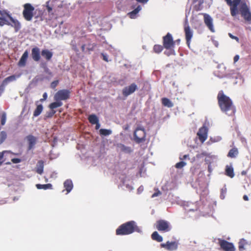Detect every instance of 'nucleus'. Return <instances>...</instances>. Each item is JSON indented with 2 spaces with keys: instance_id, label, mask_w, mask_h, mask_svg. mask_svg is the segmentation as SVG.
Listing matches in <instances>:
<instances>
[{
  "instance_id": "26",
  "label": "nucleus",
  "mask_w": 251,
  "mask_h": 251,
  "mask_svg": "<svg viewBox=\"0 0 251 251\" xmlns=\"http://www.w3.org/2000/svg\"><path fill=\"white\" fill-rule=\"evenodd\" d=\"M162 104L169 108L172 107L174 106L173 102L168 98H163L161 99Z\"/></svg>"
},
{
  "instance_id": "50",
  "label": "nucleus",
  "mask_w": 251,
  "mask_h": 251,
  "mask_svg": "<svg viewBox=\"0 0 251 251\" xmlns=\"http://www.w3.org/2000/svg\"><path fill=\"white\" fill-rule=\"evenodd\" d=\"M35 18L36 19H37L38 18H39L40 21H43V14L41 12H39L38 14L35 16Z\"/></svg>"
},
{
  "instance_id": "46",
  "label": "nucleus",
  "mask_w": 251,
  "mask_h": 251,
  "mask_svg": "<svg viewBox=\"0 0 251 251\" xmlns=\"http://www.w3.org/2000/svg\"><path fill=\"white\" fill-rule=\"evenodd\" d=\"M206 155H207V153L205 152H203L201 153L197 154L196 156V157L197 159H200V158H203L204 156H206Z\"/></svg>"
},
{
  "instance_id": "10",
  "label": "nucleus",
  "mask_w": 251,
  "mask_h": 251,
  "mask_svg": "<svg viewBox=\"0 0 251 251\" xmlns=\"http://www.w3.org/2000/svg\"><path fill=\"white\" fill-rule=\"evenodd\" d=\"M207 133L208 128L205 126H203L199 129L197 135L201 143H203L207 139Z\"/></svg>"
},
{
  "instance_id": "4",
  "label": "nucleus",
  "mask_w": 251,
  "mask_h": 251,
  "mask_svg": "<svg viewBox=\"0 0 251 251\" xmlns=\"http://www.w3.org/2000/svg\"><path fill=\"white\" fill-rule=\"evenodd\" d=\"M23 16L26 21H31L34 16L35 8L34 6L29 3H26L23 5Z\"/></svg>"
},
{
  "instance_id": "37",
  "label": "nucleus",
  "mask_w": 251,
  "mask_h": 251,
  "mask_svg": "<svg viewBox=\"0 0 251 251\" xmlns=\"http://www.w3.org/2000/svg\"><path fill=\"white\" fill-rule=\"evenodd\" d=\"M163 48H164L163 46L155 45L153 47V50L155 53H159L162 51Z\"/></svg>"
},
{
  "instance_id": "20",
  "label": "nucleus",
  "mask_w": 251,
  "mask_h": 251,
  "mask_svg": "<svg viewBox=\"0 0 251 251\" xmlns=\"http://www.w3.org/2000/svg\"><path fill=\"white\" fill-rule=\"evenodd\" d=\"M9 20L12 23L10 25L14 28L15 32H18L21 28L20 23L17 20L14 19L12 17H10Z\"/></svg>"
},
{
  "instance_id": "40",
  "label": "nucleus",
  "mask_w": 251,
  "mask_h": 251,
  "mask_svg": "<svg viewBox=\"0 0 251 251\" xmlns=\"http://www.w3.org/2000/svg\"><path fill=\"white\" fill-rule=\"evenodd\" d=\"M0 15H1L0 17H4L6 18V17H7L10 20V17H12L8 12H7L6 11H0Z\"/></svg>"
},
{
  "instance_id": "12",
  "label": "nucleus",
  "mask_w": 251,
  "mask_h": 251,
  "mask_svg": "<svg viewBox=\"0 0 251 251\" xmlns=\"http://www.w3.org/2000/svg\"><path fill=\"white\" fill-rule=\"evenodd\" d=\"M242 0H233L232 5L230 7L231 15L233 17L235 16L238 13V6L241 2Z\"/></svg>"
},
{
  "instance_id": "17",
  "label": "nucleus",
  "mask_w": 251,
  "mask_h": 251,
  "mask_svg": "<svg viewBox=\"0 0 251 251\" xmlns=\"http://www.w3.org/2000/svg\"><path fill=\"white\" fill-rule=\"evenodd\" d=\"M28 56V51L27 50L25 51L23 54L21 58L18 63V66L20 67H24L26 65V61Z\"/></svg>"
},
{
  "instance_id": "21",
  "label": "nucleus",
  "mask_w": 251,
  "mask_h": 251,
  "mask_svg": "<svg viewBox=\"0 0 251 251\" xmlns=\"http://www.w3.org/2000/svg\"><path fill=\"white\" fill-rule=\"evenodd\" d=\"M41 54L47 61H50L53 56L52 52L47 49L43 50Z\"/></svg>"
},
{
  "instance_id": "27",
  "label": "nucleus",
  "mask_w": 251,
  "mask_h": 251,
  "mask_svg": "<svg viewBox=\"0 0 251 251\" xmlns=\"http://www.w3.org/2000/svg\"><path fill=\"white\" fill-rule=\"evenodd\" d=\"M2 152H3L4 156L5 155V158H12V155H16L19 156L20 155L19 153H15L12 152L10 150L3 151Z\"/></svg>"
},
{
  "instance_id": "54",
  "label": "nucleus",
  "mask_w": 251,
  "mask_h": 251,
  "mask_svg": "<svg viewBox=\"0 0 251 251\" xmlns=\"http://www.w3.org/2000/svg\"><path fill=\"white\" fill-rule=\"evenodd\" d=\"M101 56H102V58H103V60H104V61H106V62H108V58H107V56L105 54H104V53H102L101 54Z\"/></svg>"
},
{
  "instance_id": "18",
  "label": "nucleus",
  "mask_w": 251,
  "mask_h": 251,
  "mask_svg": "<svg viewBox=\"0 0 251 251\" xmlns=\"http://www.w3.org/2000/svg\"><path fill=\"white\" fill-rule=\"evenodd\" d=\"M26 139L28 143V150H31L36 144L37 138L32 135H29L26 136Z\"/></svg>"
},
{
  "instance_id": "60",
  "label": "nucleus",
  "mask_w": 251,
  "mask_h": 251,
  "mask_svg": "<svg viewBox=\"0 0 251 251\" xmlns=\"http://www.w3.org/2000/svg\"><path fill=\"white\" fill-rule=\"evenodd\" d=\"M241 140L242 142H245V143L247 142L246 139L245 138H241Z\"/></svg>"
},
{
  "instance_id": "49",
  "label": "nucleus",
  "mask_w": 251,
  "mask_h": 251,
  "mask_svg": "<svg viewBox=\"0 0 251 251\" xmlns=\"http://www.w3.org/2000/svg\"><path fill=\"white\" fill-rule=\"evenodd\" d=\"M46 6L47 10L49 13H50V12H51L52 8L51 7H50L49 5V1L46 2Z\"/></svg>"
},
{
  "instance_id": "59",
  "label": "nucleus",
  "mask_w": 251,
  "mask_h": 251,
  "mask_svg": "<svg viewBox=\"0 0 251 251\" xmlns=\"http://www.w3.org/2000/svg\"><path fill=\"white\" fill-rule=\"evenodd\" d=\"M243 198V200L245 201H248L249 200L248 197L247 195H244Z\"/></svg>"
},
{
  "instance_id": "63",
  "label": "nucleus",
  "mask_w": 251,
  "mask_h": 251,
  "mask_svg": "<svg viewBox=\"0 0 251 251\" xmlns=\"http://www.w3.org/2000/svg\"><path fill=\"white\" fill-rule=\"evenodd\" d=\"M81 49H82V50L83 51L84 50V49H85V45H82V47H81Z\"/></svg>"
},
{
  "instance_id": "5",
  "label": "nucleus",
  "mask_w": 251,
  "mask_h": 251,
  "mask_svg": "<svg viewBox=\"0 0 251 251\" xmlns=\"http://www.w3.org/2000/svg\"><path fill=\"white\" fill-rule=\"evenodd\" d=\"M156 228L162 232H167L171 230L172 226L170 223L164 220H159L156 221Z\"/></svg>"
},
{
  "instance_id": "52",
  "label": "nucleus",
  "mask_w": 251,
  "mask_h": 251,
  "mask_svg": "<svg viewBox=\"0 0 251 251\" xmlns=\"http://www.w3.org/2000/svg\"><path fill=\"white\" fill-rule=\"evenodd\" d=\"M228 35L232 39H235V40H236L237 42L239 41V38L238 37H237V36H235L234 35H233L231 33H228Z\"/></svg>"
},
{
  "instance_id": "7",
  "label": "nucleus",
  "mask_w": 251,
  "mask_h": 251,
  "mask_svg": "<svg viewBox=\"0 0 251 251\" xmlns=\"http://www.w3.org/2000/svg\"><path fill=\"white\" fill-rule=\"evenodd\" d=\"M134 141L139 144L145 141L146 132L143 127H137L134 132Z\"/></svg>"
},
{
  "instance_id": "14",
  "label": "nucleus",
  "mask_w": 251,
  "mask_h": 251,
  "mask_svg": "<svg viewBox=\"0 0 251 251\" xmlns=\"http://www.w3.org/2000/svg\"><path fill=\"white\" fill-rule=\"evenodd\" d=\"M132 9H134L132 11L129 12L127 15L131 19H134L136 17L137 14L141 10V7L140 5L132 4L131 6Z\"/></svg>"
},
{
  "instance_id": "32",
  "label": "nucleus",
  "mask_w": 251,
  "mask_h": 251,
  "mask_svg": "<svg viewBox=\"0 0 251 251\" xmlns=\"http://www.w3.org/2000/svg\"><path fill=\"white\" fill-rule=\"evenodd\" d=\"M238 151L237 148H233L228 152L227 156L230 158H234L238 154Z\"/></svg>"
},
{
  "instance_id": "39",
  "label": "nucleus",
  "mask_w": 251,
  "mask_h": 251,
  "mask_svg": "<svg viewBox=\"0 0 251 251\" xmlns=\"http://www.w3.org/2000/svg\"><path fill=\"white\" fill-rule=\"evenodd\" d=\"M4 25H11V23L5 18L3 17L0 21V26H2Z\"/></svg>"
},
{
  "instance_id": "36",
  "label": "nucleus",
  "mask_w": 251,
  "mask_h": 251,
  "mask_svg": "<svg viewBox=\"0 0 251 251\" xmlns=\"http://www.w3.org/2000/svg\"><path fill=\"white\" fill-rule=\"evenodd\" d=\"M7 138V133L5 131L0 132V145H1L6 140Z\"/></svg>"
},
{
  "instance_id": "56",
  "label": "nucleus",
  "mask_w": 251,
  "mask_h": 251,
  "mask_svg": "<svg viewBox=\"0 0 251 251\" xmlns=\"http://www.w3.org/2000/svg\"><path fill=\"white\" fill-rule=\"evenodd\" d=\"M225 1H226L227 4L230 7L232 5V1L231 0H225Z\"/></svg>"
},
{
  "instance_id": "47",
  "label": "nucleus",
  "mask_w": 251,
  "mask_h": 251,
  "mask_svg": "<svg viewBox=\"0 0 251 251\" xmlns=\"http://www.w3.org/2000/svg\"><path fill=\"white\" fill-rule=\"evenodd\" d=\"M4 158L3 152L2 151L0 152V166L2 165L3 162L6 160V158L3 159Z\"/></svg>"
},
{
  "instance_id": "45",
  "label": "nucleus",
  "mask_w": 251,
  "mask_h": 251,
  "mask_svg": "<svg viewBox=\"0 0 251 251\" xmlns=\"http://www.w3.org/2000/svg\"><path fill=\"white\" fill-rule=\"evenodd\" d=\"M59 81L58 80H54L52 81L50 84V87L52 89L55 88V87L57 86L58 84Z\"/></svg>"
},
{
  "instance_id": "24",
  "label": "nucleus",
  "mask_w": 251,
  "mask_h": 251,
  "mask_svg": "<svg viewBox=\"0 0 251 251\" xmlns=\"http://www.w3.org/2000/svg\"><path fill=\"white\" fill-rule=\"evenodd\" d=\"M44 164V162L42 160L38 161L37 162L36 172L40 175H41L43 173Z\"/></svg>"
},
{
  "instance_id": "9",
  "label": "nucleus",
  "mask_w": 251,
  "mask_h": 251,
  "mask_svg": "<svg viewBox=\"0 0 251 251\" xmlns=\"http://www.w3.org/2000/svg\"><path fill=\"white\" fill-rule=\"evenodd\" d=\"M240 11L244 19L249 22H251V13L249 11V9L245 2L242 3Z\"/></svg>"
},
{
  "instance_id": "6",
  "label": "nucleus",
  "mask_w": 251,
  "mask_h": 251,
  "mask_svg": "<svg viewBox=\"0 0 251 251\" xmlns=\"http://www.w3.org/2000/svg\"><path fill=\"white\" fill-rule=\"evenodd\" d=\"M71 91L68 89H62L58 91L54 96L55 101L66 100L70 98Z\"/></svg>"
},
{
  "instance_id": "33",
  "label": "nucleus",
  "mask_w": 251,
  "mask_h": 251,
  "mask_svg": "<svg viewBox=\"0 0 251 251\" xmlns=\"http://www.w3.org/2000/svg\"><path fill=\"white\" fill-rule=\"evenodd\" d=\"M62 105L63 103L61 101H55L51 103L49 105V107L51 110H54V109L61 106Z\"/></svg>"
},
{
  "instance_id": "58",
  "label": "nucleus",
  "mask_w": 251,
  "mask_h": 251,
  "mask_svg": "<svg viewBox=\"0 0 251 251\" xmlns=\"http://www.w3.org/2000/svg\"><path fill=\"white\" fill-rule=\"evenodd\" d=\"M95 124H96V127H95L96 129H99L100 127V124L99 122H98L97 123H96Z\"/></svg>"
},
{
  "instance_id": "48",
  "label": "nucleus",
  "mask_w": 251,
  "mask_h": 251,
  "mask_svg": "<svg viewBox=\"0 0 251 251\" xmlns=\"http://www.w3.org/2000/svg\"><path fill=\"white\" fill-rule=\"evenodd\" d=\"M11 162L14 164H17V163H19L22 162V160L20 158H11Z\"/></svg>"
},
{
  "instance_id": "64",
  "label": "nucleus",
  "mask_w": 251,
  "mask_h": 251,
  "mask_svg": "<svg viewBox=\"0 0 251 251\" xmlns=\"http://www.w3.org/2000/svg\"><path fill=\"white\" fill-rule=\"evenodd\" d=\"M38 20H36L34 22V23L35 24H38Z\"/></svg>"
},
{
  "instance_id": "62",
  "label": "nucleus",
  "mask_w": 251,
  "mask_h": 251,
  "mask_svg": "<svg viewBox=\"0 0 251 251\" xmlns=\"http://www.w3.org/2000/svg\"><path fill=\"white\" fill-rule=\"evenodd\" d=\"M176 42V43H177V44H179V43H180V40L179 39H177L176 41H175Z\"/></svg>"
},
{
  "instance_id": "35",
  "label": "nucleus",
  "mask_w": 251,
  "mask_h": 251,
  "mask_svg": "<svg viewBox=\"0 0 251 251\" xmlns=\"http://www.w3.org/2000/svg\"><path fill=\"white\" fill-rule=\"evenodd\" d=\"M119 147L121 151L125 153H130L132 151V150L130 147H126L123 144H120Z\"/></svg>"
},
{
  "instance_id": "61",
  "label": "nucleus",
  "mask_w": 251,
  "mask_h": 251,
  "mask_svg": "<svg viewBox=\"0 0 251 251\" xmlns=\"http://www.w3.org/2000/svg\"><path fill=\"white\" fill-rule=\"evenodd\" d=\"M247 174V172L246 171H243L242 172H241V175H246Z\"/></svg>"
},
{
  "instance_id": "2",
  "label": "nucleus",
  "mask_w": 251,
  "mask_h": 251,
  "mask_svg": "<svg viewBox=\"0 0 251 251\" xmlns=\"http://www.w3.org/2000/svg\"><path fill=\"white\" fill-rule=\"evenodd\" d=\"M141 228L134 221H130L120 225L116 230L117 235H126L134 232H141Z\"/></svg>"
},
{
  "instance_id": "44",
  "label": "nucleus",
  "mask_w": 251,
  "mask_h": 251,
  "mask_svg": "<svg viewBox=\"0 0 251 251\" xmlns=\"http://www.w3.org/2000/svg\"><path fill=\"white\" fill-rule=\"evenodd\" d=\"M226 188H223L221 189L220 198L222 199H224L225 198V195L226 194Z\"/></svg>"
},
{
  "instance_id": "29",
  "label": "nucleus",
  "mask_w": 251,
  "mask_h": 251,
  "mask_svg": "<svg viewBox=\"0 0 251 251\" xmlns=\"http://www.w3.org/2000/svg\"><path fill=\"white\" fill-rule=\"evenodd\" d=\"M226 175L231 178L233 177L234 176L233 168L231 166H227L226 169Z\"/></svg>"
},
{
  "instance_id": "25",
  "label": "nucleus",
  "mask_w": 251,
  "mask_h": 251,
  "mask_svg": "<svg viewBox=\"0 0 251 251\" xmlns=\"http://www.w3.org/2000/svg\"><path fill=\"white\" fill-rule=\"evenodd\" d=\"M16 80V76L14 75L9 76L5 78L2 81V84L0 85V87H4L9 82L13 81Z\"/></svg>"
},
{
  "instance_id": "51",
  "label": "nucleus",
  "mask_w": 251,
  "mask_h": 251,
  "mask_svg": "<svg viewBox=\"0 0 251 251\" xmlns=\"http://www.w3.org/2000/svg\"><path fill=\"white\" fill-rule=\"evenodd\" d=\"M161 194V192L159 190H158L157 192L154 193L152 195L151 198H154V197H157L158 196H160Z\"/></svg>"
},
{
  "instance_id": "34",
  "label": "nucleus",
  "mask_w": 251,
  "mask_h": 251,
  "mask_svg": "<svg viewBox=\"0 0 251 251\" xmlns=\"http://www.w3.org/2000/svg\"><path fill=\"white\" fill-rule=\"evenodd\" d=\"M88 120L92 125H95L99 122L98 118L95 114L90 115L88 117Z\"/></svg>"
},
{
  "instance_id": "55",
  "label": "nucleus",
  "mask_w": 251,
  "mask_h": 251,
  "mask_svg": "<svg viewBox=\"0 0 251 251\" xmlns=\"http://www.w3.org/2000/svg\"><path fill=\"white\" fill-rule=\"evenodd\" d=\"M239 59V56L238 55H236L233 58L234 62L235 63L238 61Z\"/></svg>"
},
{
  "instance_id": "53",
  "label": "nucleus",
  "mask_w": 251,
  "mask_h": 251,
  "mask_svg": "<svg viewBox=\"0 0 251 251\" xmlns=\"http://www.w3.org/2000/svg\"><path fill=\"white\" fill-rule=\"evenodd\" d=\"M47 97H48V95H47V93H44L43 95V98L40 99V101L42 102V101L45 100L47 99Z\"/></svg>"
},
{
  "instance_id": "30",
  "label": "nucleus",
  "mask_w": 251,
  "mask_h": 251,
  "mask_svg": "<svg viewBox=\"0 0 251 251\" xmlns=\"http://www.w3.org/2000/svg\"><path fill=\"white\" fill-rule=\"evenodd\" d=\"M151 238L155 241L158 242H161L163 241V238L160 236L157 231H154L151 234Z\"/></svg>"
},
{
  "instance_id": "42",
  "label": "nucleus",
  "mask_w": 251,
  "mask_h": 251,
  "mask_svg": "<svg viewBox=\"0 0 251 251\" xmlns=\"http://www.w3.org/2000/svg\"><path fill=\"white\" fill-rule=\"evenodd\" d=\"M56 113V111L54 110H51L50 111L46 113L45 115V118H51L54 114Z\"/></svg>"
},
{
  "instance_id": "43",
  "label": "nucleus",
  "mask_w": 251,
  "mask_h": 251,
  "mask_svg": "<svg viewBox=\"0 0 251 251\" xmlns=\"http://www.w3.org/2000/svg\"><path fill=\"white\" fill-rule=\"evenodd\" d=\"M186 163L183 161H180L179 162H178L177 163L176 165H175V167L176 168H177V169H181L182 168H183L184 166H185L186 165Z\"/></svg>"
},
{
  "instance_id": "11",
  "label": "nucleus",
  "mask_w": 251,
  "mask_h": 251,
  "mask_svg": "<svg viewBox=\"0 0 251 251\" xmlns=\"http://www.w3.org/2000/svg\"><path fill=\"white\" fill-rule=\"evenodd\" d=\"M137 89V85L135 83H132L129 86L125 87L122 91V93L124 96L127 97L134 93Z\"/></svg>"
},
{
  "instance_id": "23",
  "label": "nucleus",
  "mask_w": 251,
  "mask_h": 251,
  "mask_svg": "<svg viewBox=\"0 0 251 251\" xmlns=\"http://www.w3.org/2000/svg\"><path fill=\"white\" fill-rule=\"evenodd\" d=\"M64 187L67 191V193L70 192L73 187V184L72 180L70 179H67L65 180L64 182Z\"/></svg>"
},
{
  "instance_id": "28",
  "label": "nucleus",
  "mask_w": 251,
  "mask_h": 251,
  "mask_svg": "<svg viewBox=\"0 0 251 251\" xmlns=\"http://www.w3.org/2000/svg\"><path fill=\"white\" fill-rule=\"evenodd\" d=\"M43 110V106L42 104L37 105L36 109L33 112V117H36L38 116L42 113Z\"/></svg>"
},
{
  "instance_id": "19",
  "label": "nucleus",
  "mask_w": 251,
  "mask_h": 251,
  "mask_svg": "<svg viewBox=\"0 0 251 251\" xmlns=\"http://www.w3.org/2000/svg\"><path fill=\"white\" fill-rule=\"evenodd\" d=\"M161 246L170 251L175 250L177 248V245L175 242H170L168 241L166 244H162Z\"/></svg>"
},
{
  "instance_id": "13",
  "label": "nucleus",
  "mask_w": 251,
  "mask_h": 251,
  "mask_svg": "<svg viewBox=\"0 0 251 251\" xmlns=\"http://www.w3.org/2000/svg\"><path fill=\"white\" fill-rule=\"evenodd\" d=\"M184 32L185 34V38L186 40V43L188 46H189L191 40L193 36V32L191 30L189 25H185L184 26Z\"/></svg>"
},
{
  "instance_id": "3",
  "label": "nucleus",
  "mask_w": 251,
  "mask_h": 251,
  "mask_svg": "<svg viewBox=\"0 0 251 251\" xmlns=\"http://www.w3.org/2000/svg\"><path fill=\"white\" fill-rule=\"evenodd\" d=\"M163 46L166 50H170L169 51H165L164 53L168 56L171 54H174V48L176 42L174 41L172 34L168 33L165 36L163 37Z\"/></svg>"
},
{
  "instance_id": "1",
  "label": "nucleus",
  "mask_w": 251,
  "mask_h": 251,
  "mask_svg": "<svg viewBox=\"0 0 251 251\" xmlns=\"http://www.w3.org/2000/svg\"><path fill=\"white\" fill-rule=\"evenodd\" d=\"M218 105L221 111L228 116H234L236 109L231 99L221 90L217 95Z\"/></svg>"
},
{
  "instance_id": "57",
  "label": "nucleus",
  "mask_w": 251,
  "mask_h": 251,
  "mask_svg": "<svg viewBox=\"0 0 251 251\" xmlns=\"http://www.w3.org/2000/svg\"><path fill=\"white\" fill-rule=\"evenodd\" d=\"M189 156V155L188 154H185V155H184L182 157H180V160H184V159H186V158H187Z\"/></svg>"
},
{
  "instance_id": "15",
  "label": "nucleus",
  "mask_w": 251,
  "mask_h": 251,
  "mask_svg": "<svg viewBox=\"0 0 251 251\" xmlns=\"http://www.w3.org/2000/svg\"><path fill=\"white\" fill-rule=\"evenodd\" d=\"M31 56L34 61L38 62L41 59L40 49L37 47L31 50Z\"/></svg>"
},
{
  "instance_id": "22",
  "label": "nucleus",
  "mask_w": 251,
  "mask_h": 251,
  "mask_svg": "<svg viewBox=\"0 0 251 251\" xmlns=\"http://www.w3.org/2000/svg\"><path fill=\"white\" fill-rule=\"evenodd\" d=\"M250 246L247 241L244 239H240L238 243V248L239 251H243L247 249V247Z\"/></svg>"
},
{
  "instance_id": "38",
  "label": "nucleus",
  "mask_w": 251,
  "mask_h": 251,
  "mask_svg": "<svg viewBox=\"0 0 251 251\" xmlns=\"http://www.w3.org/2000/svg\"><path fill=\"white\" fill-rule=\"evenodd\" d=\"M112 133V131L110 129H100V134L103 136H107Z\"/></svg>"
},
{
  "instance_id": "8",
  "label": "nucleus",
  "mask_w": 251,
  "mask_h": 251,
  "mask_svg": "<svg viewBox=\"0 0 251 251\" xmlns=\"http://www.w3.org/2000/svg\"><path fill=\"white\" fill-rule=\"evenodd\" d=\"M219 245L223 251H235V248L232 243L225 240H219Z\"/></svg>"
},
{
  "instance_id": "31",
  "label": "nucleus",
  "mask_w": 251,
  "mask_h": 251,
  "mask_svg": "<svg viewBox=\"0 0 251 251\" xmlns=\"http://www.w3.org/2000/svg\"><path fill=\"white\" fill-rule=\"evenodd\" d=\"M36 186L38 189H52V185L50 183L46 184H37L36 185Z\"/></svg>"
},
{
  "instance_id": "41",
  "label": "nucleus",
  "mask_w": 251,
  "mask_h": 251,
  "mask_svg": "<svg viewBox=\"0 0 251 251\" xmlns=\"http://www.w3.org/2000/svg\"><path fill=\"white\" fill-rule=\"evenodd\" d=\"M6 120V115L5 113H3L1 116L0 124L2 126L5 125Z\"/></svg>"
},
{
  "instance_id": "16",
  "label": "nucleus",
  "mask_w": 251,
  "mask_h": 251,
  "mask_svg": "<svg viewBox=\"0 0 251 251\" xmlns=\"http://www.w3.org/2000/svg\"><path fill=\"white\" fill-rule=\"evenodd\" d=\"M203 16L205 24L212 32H213L214 28L212 19L207 14H204Z\"/></svg>"
}]
</instances>
